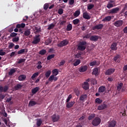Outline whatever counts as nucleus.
I'll return each instance as SVG.
<instances>
[{
    "label": "nucleus",
    "mask_w": 127,
    "mask_h": 127,
    "mask_svg": "<svg viewBox=\"0 0 127 127\" xmlns=\"http://www.w3.org/2000/svg\"><path fill=\"white\" fill-rule=\"evenodd\" d=\"M117 45H118V43H117L116 42H113L110 47L111 50H113L114 51L118 50V47H117Z\"/></svg>",
    "instance_id": "11"
},
{
    "label": "nucleus",
    "mask_w": 127,
    "mask_h": 127,
    "mask_svg": "<svg viewBox=\"0 0 127 127\" xmlns=\"http://www.w3.org/2000/svg\"><path fill=\"white\" fill-rule=\"evenodd\" d=\"M25 62V60L24 59H20L19 61L18 62V64H20L21 63H22L23 62Z\"/></svg>",
    "instance_id": "63"
},
{
    "label": "nucleus",
    "mask_w": 127,
    "mask_h": 127,
    "mask_svg": "<svg viewBox=\"0 0 127 127\" xmlns=\"http://www.w3.org/2000/svg\"><path fill=\"white\" fill-rule=\"evenodd\" d=\"M26 79V76L24 74H21L18 77L19 81H24Z\"/></svg>",
    "instance_id": "25"
},
{
    "label": "nucleus",
    "mask_w": 127,
    "mask_h": 127,
    "mask_svg": "<svg viewBox=\"0 0 127 127\" xmlns=\"http://www.w3.org/2000/svg\"><path fill=\"white\" fill-rule=\"evenodd\" d=\"M63 12H64V10L62 8L59 9V10H58L59 14H60V15L63 14Z\"/></svg>",
    "instance_id": "61"
},
{
    "label": "nucleus",
    "mask_w": 127,
    "mask_h": 127,
    "mask_svg": "<svg viewBox=\"0 0 127 127\" xmlns=\"http://www.w3.org/2000/svg\"><path fill=\"white\" fill-rule=\"evenodd\" d=\"M3 50H0V56H3V55H5V52H3Z\"/></svg>",
    "instance_id": "53"
},
{
    "label": "nucleus",
    "mask_w": 127,
    "mask_h": 127,
    "mask_svg": "<svg viewBox=\"0 0 127 127\" xmlns=\"http://www.w3.org/2000/svg\"><path fill=\"white\" fill-rule=\"evenodd\" d=\"M37 103L34 101L30 100L28 104L29 107H33V106H35Z\"/></svg>",
    "instance_id": "26"
},
{
    "label": "nucleus",
    "mask_w": 127,
    "mask_h": 127,
    "mask_svg": "<svg viewBox=\"0 0 127 127\" xmlns=\"http://www.w3.org/2000/svg\"><path fill=\"white\" fill-rule=\"evenodd\" d=\"M49 7V4L48 3H46L44 5V9L45 10L48 9V8Z\"/></svg>",
    "instance_id": "49"
},
{
    "label": "nucleus",
    "mask_w": 127,
    "mask_h": 127,
    "mask_svg": "<svg viewBox=\"0 0 127 127\" xmlns=\"http://www.w3.org/2000/svg\"><path fill=\"white\" fill-rule=\"evenodd\" d=\"M52 42V39L49 38L46 40L45 42V45H49Z\"/></svg>",
    "instance_id": "32"
},
{
    "label": "nucleus",
    "mask_w": 127,
    "mask_h": 127,
    "mask_svg": "<svg viewBox=\"0 0 127 127\" xmlns=\"http://www.w3.org/2000/svg\"><path fill=\"white\" fill-rule=\"evenodd\" d=\"M65 63H66V62H65V61L63 60L60 62V66H63V65H64V64H65Z\"/></svg>",
    "instance_id": "64"
},
{
    "label": "nucleus",
    "mask_w": 127,
    "mask_h": 127,
    "mask_svg": "<svg viewBox=\"0 0 127 127\" xmlns=\"http://www.w3.org/2000/svg\"><path fill=\"white\" fill-rule=\"evenodd\" d=\"M112 20V16H107L105 17L102 20V21H104L106 22V21H111Z\"/></svg>",
    "instance_id": "23"
},
{
    "label": "nucleus",
    "mask_w": 127,
    "mask_h": 127,
    "mask_svg": "<svg viewBox=\"0 0 127 127\" xmlns=\"http://www.w3.org/2000/svg\"><path fill=\"white\" fill-rule=\"evenodd\" d=\"M16 35H17V33H14V32L11 33L10 34V37H15V36H16Z\"/></svg>",
    "instance_id": "60"
},
{
    "label": "nucleus",
    "mask_w": 127,
    "mask_h": 127,
    "mask_svg": "<svg viewBox=\"0 0 127 127\" xmlns=\"http://www.w3.org/2000/svg\"><path fill=\"white\" fill-rule=\"evenodd\" d=\"M40 42V35H36L34 40L32 42V44H38Z\"/></svg>",
    "instance_id": "4"
},
{
    "label": "nucleus",
    "mask_w": 127,
    "mask_h": 127,
    "mask_svg": "<svg viewBox=\"0 0 127 127\" xmlns=\"http://www.w3.org/2000/svg\"><path fill=\"white\" fill-rule=\"evenodd\" d=\"M80 63H81V61L80 60H77L74 63H73V65L74 66H78Z\"/></svg>",
    "instance_id": "46"
},
{
    "label": "nucleus",
    "mask_w": 127,
    "mask_h": 127,
    "mask_svg": "<svg viewBox=\"0 0 127 127\" xmlns=\"http://www.w3.org/2000/svg\"><path fill=\"white\" fill-rule=\"evenodd\" d=\"M87 95L86 94H82L79 97L80 101H82V102H84L85 100L87 99Z\"/></svg>",
    "instance_id": "24"
},
{
    "label": "nucleus",
    "mask_w": 127,
    "mask_h": 127,
    "mask_svg": "<svg viewBox=\"0 0 127 127\" xmlns=\"http://www.w3.org/2000/svg\"><path fill=\"white\" fill-rule=\"evenodd\" d=\"M55 56V55H54V54L49 55L47 58V60H51V59H52V58H54Z\"/></svg>",
    "instance_id": "44"
},
{
    "label": "nucleus",
    "mask_w": 127,
    "mask_h": 127,
    "mask_svg": "<svg viewBox=\"0 0 127 127\" xmlns=\"http://www.w3.org/2000/svg\"><path fill=\"white\" fill-rule=\"evenodd\" d=\"M25 52V50L24 49H21L18 51L17 54L18 55H22Z\"/></svg>",
    "instance_id": "42"
},
{
    "label": "nucleus",
    "mask_w": 127,
    "mask_h": 127,
    "mask_svg": "<svg viewBox=\"0 0 127 127\" xmlns=\"http://www.w3.org/2000/svg\"><path fill=\"white\" fill-rule=\"evenodd\" d=\"M74 0H68V3L70 5H73V4H74Z\"/></svg>",
    "instance_id": "62"
},
{
    "label": "nucleus",
    "mask_w": 127,
    "mask_h": 127,
    "mask_svg": "<svg viewBox=\"0 0 127 127\" xmlns=\"http://www.w3.org/2000/svg\"><path fill=\"white\" fill-rule=\"evenodd\" d=\"M41 124H42V121L41 120H38L37 122V127H40L41 126Z\"/></svg>",
    "instance_id": "59"
},
{
    "label": "nucleus",
    "mask_w": 127,
    "mask_h": 127,
    "mask_svg": "<svg viewBox=\"0 0 127 127\" xmlns=\"http://www.w3.org/2000/svg\"><path fill=\"white\" fill-rule=\"evenodd\" d=\"M119 11H120V8L117 7L110 10V13L115 14L116 13H118V12H119Z\"/></svg>",
    "instance_id": "15"
},
{
    "label": "nucleus",
    "mask_w": 127,
    "mask_h": 127,
    "mask_svg": "<svg viewBox=\"0 0 127 127\" xmlns=\"http://www.w3.org/2000/svg\"><path fill=\"white\" fill-rule=\"evenodd\" d=\"M82 88L85 90H89V83L84 82L82 83Z\"/></svg>",
    "instance_id": "14"
},
{
    "label": "nucleus",
    "mask_w": 127,
    "mask_h": 127,
    "mask_svg": "<svg viewBox=\"0 0 127 127\" xmlns=\"http://www.w3.org/2000/svg\"><path fill=\"white\" fill-rule=\"evenodd\" d=\"M115 6V1L113 0H110L108 3L107 4V8H112V7H114Z\"/></svg>",
    "instance_id": "7"
},
{
    "label": "nucleus",
    "mask_w": 127,
    "mask_h": 127,
    "mask_svg": "<svg viewBox=\"0 0 127 127\" xmlns=\"http://www.w3.org/2000/svg\"><path fill=\"white\" fill-rule=\"evenodd\" d=\"M91 82L92 83L93 85H96L97 80H96L95 78H92L91 79Z\"/></svg>",
    "instance_id": "56"
},
{
    "label": "nucleus",
    "mask_w": 127,
    "mask_h": 127,
    "mask_svg": "<svg viewBox=\"0 0 127 127\" xmlns=\"http://www.w3.org/2000/svg\"><path fill=\"white\" fill-rule=\"evenodd\" d=\"M90 66H95V65H96L97 66H99L100 65V62L97 63L96 61H93L91 62L89 64Z\"/></svg>",
    "instance_id": "28"
},
{
    "label": "nucleus",
    "mask_w": 127,
    "mask_h": 127,
    "mask_svg": "<svg viewBox=\"0 0 127 127\" xmlns=\"http://www.w3.org/2000/svg\"><path fill=\"white\" fill-rule=\"evenodd\" d=\"M38 75H39V72H37L34 73L32 75V76H31V79H32L33 80H34V78H35L36 77H37V76H38Z\"/></svg>",
    "instance_id": "39"
},
{
    "label": "nucleus",
    "mask_w": 127,
    "mask_h": 127,
    "mask_svg": "<svg viewBox=\"0 0 127 127\" xmlns=\"http://www.w3.org/2000/svg\"><path fill=\"white\" fill-rule=\"evenodd\" d=\"M116 126H117V121L113 120L108 122L109 127H115Z\"/></svg>",
    "instance_id": "9"
},
{
    "label": "nucleus",
    "mask_w": 127,
    "mask_h": 127,
    "mask_svg": "<svg viewBox=\"0 0 127 127\" xmlns=\"http://www.w3.org/2000/svg\"><path fill=\"white\" fill-rule=\"evenodd\" d=\"M95 6V5L93 4H89L87 6V9L89 10H91L92 8H93Z\"/></svg>",
    "instance_id": "41"
},
{
    "label": "nucleus",
    "mask_w": 127,
    "mask_h": 127,
    "mask_svg": "<svg viewBox=\"0 0 127 127\" xmlns=\"http://www.w3.org/2000/svg\"><path fill=\"white\" fill-rule=\"evenodd\" d=\"M83 17L85 19H91V16L89 15V14L87 12H85L83 13Z\"/></svg>",
    "instance_id": "21"
},
{
    "label": "nucleus",
    "mask_w": 127,
    "mask_h": 127,
    "mask_svg": "<svg viewBox=\"0 0 127 127\" xmlns=\"http://www.w3.org/2000/svg\"><path fill=\"white\" fill-rule=\"evenodd\" d=\"M15 72H16V68H12L9 71L8 75H13V74H14Z\"/></svg>",
    "instance_id": "27"
},
{
    "label": "nucleus",
    "mask_w": 127,
    "mask_h": 127,
    "mask_svg": "<svg viewBox=\"0 0 127 127\" xmlns=\"http://www.w3.org/2000/svg\"><path fill=\"white\" fill-rule=\"evenodd\" d=\"M36 68L39 70V69H41L42 68V63L40 61H39L37 64Z\"/></svg>",
    "instance_id": "29"
},
{
    "label": "nucleus",
    "mask_w": 127,
    "mask_h": 127,
    "mask_svg": "<svg viewBox=\"0 0 127 127\" xmlns=\"http://www.w3.org/2000/svg\"><path fill=\"white\" fill-rule=\"evenodd\" d=\"M87 42L86 41H82L79 43L78 45L77 49L80 50V51H84L86 49V45Z\"/></svg>",
    "instance_id": "1"
},
{
    "label": "nucleus",
    "mask_w": 127,
    "mask_h": 127,
    "mask_svg": "<svg viewBox=\"0 0 127 127\" xmlns=\"http://www.w3.org/2000/svg\"><path fill=\"white\" fill-rule=\"evenodd\" d=\"M33 29H34V31H35L37 33L40 32V31H41V29L38 28V27H35L33 28Z\"/></svg>",
    "instance_id": "50"
},
{
    "label": "nucleus",
    "mask_w": 127,
    "mask_h": 127,
    "mask_svg": "<svg viewBox=\"0 0 127 127\" xmlns=\"http://www.w3.org/2000/svg\"><path fill=\"white\" fill-rule=\"evenodd\" d=\"M13 46H14V44L13 43H9L8 48H9V49H11Z\"/></svg>",
    "instance_id": "57"
},
{
    "label": "nucleus",
    "mask_w": 127,
    "mask_h": 127,
    "mask_svg": "<svg viewBox=\"0 0 127 127\" xmlns=\"http://www.w3.org/2000/svg\"><path fill=\"white\" fill-rule=\"evenodd\" d=\"M54 76H55L54 75H51L49 78L48 80L50 81L51 82H53L54 79Z\"/></svg>",
    "instance_id": "55"
},
{
    "label": "nucleus",
    "mask_w": 127,
    "mask_h": 127,
    "mask_svg": "<svg viewBox=\"0 0 127 127\" xmlns=\"http://www.w3.org/2000/svg\"><path fill=\"white\" fill-rule=\"evenodd\" d=\"M38 91H39V87H36L32 89L31 93H32V95H31V96H33V95H35V94L36 93H37V92H38Z\"/></svg>",
    "instance_id": "20"
},
{
    "label": "nucleus",
    "mask_w": 127,
    "mask_h": 127,
    "mask_svg": "<svg viewBox=\"0 0 127 127\" xmlns=\"http://www.w3.org/2000/svg\"><path fill=\"white\" fill-rule=\"evenodd\" d=\"M51 75V71L48 70L45 73V77L46 78H49V77Z\"/></svg>",
    "instance_id": "43"
},
{
    "label": "nucleus",
    "mask_w": 127,
    "mask_h": 127,
    "mask_svg": "<svg viewBox=\"0 0 127 127\" xmlns=\"http://www.w3.org/2000/svg\"><path fill=\"white\" fill-rule=\"evenodd\" d=\"M106 90V86L102 85L99 88L98 92L99 93H104V92H105Z\"/></svg>",
    "instance_id": "22"
},
{
    "label": "nucleus",
    "mask_w": 127,
    "mask_h": 127,
    "mask_svg": "<svg viewBox=\"0 0 127 127\" xmlns=\"http://www.w3.org/2000/svg\"><path fill=\"white\" fill-rule=\"evenodd\" d=\"M87 70H88V66L87 65L82 66L79 69V71L81 73H83V72H86Z\"/></svg>",
    "instance_id": "16"
},
{
    "label": "nucleus",
    "mask_w": 127,
    "mask_h": 127,
    "mask_svg": "<svg viewBox=\"0 0 127 127\" xmlns=\"http://www.w3.org/2000/svg\"><path fill=\"white\" fill-rule=\"evenodd\" d=\"M7 90H8V86L7 85L4 86V87L0 86V93H2V92L6 93Z\"/></svg>",
    "instance_id": "13"
},
{
    "label": "nucleus",
    "mask_w": 127,
    "mask_h": 127,
    "mask_svg": "<svg viewBox=\"0 0 127 127\" xmlns=\"http://www.w3.org/2000/svg\"><path fill=\"white\" fill-rule=\"evenodd\" d=\"M69 43V41H68V40H64L63 41H62L60 43L58 44L57 45L58 47H63L64 46H66L67 44Z\"/></svg>",
    "instance_id": "3"
},
{
    "label": "nucleus",
    "mask_w": 127,
    "mask_h": 127,
    "mask_svg": "<svg viewBox=\"0 0 127 127\" xmlns=\"http://www.w3.org/2000/svg\"><path fill=\"white\" fill-rule=\"evenodd\" d=\"M103 27H104V25L103 24H99L94 26L92 28V29L93 30H96V29H97L98 30H99V29H102Z\"/></svg>",
    "instance_id": "10"
},
{
    "label": "nucleus",
    "mask_w": 127,
    "mask_h": 127,
    "mask_svg": "<svg viewBox=\"0 0 127 127\" xmlns=\"http://www.w3.org/2000/svg\"><path fill=\"white\" fill-rule=\"evenodd\" d=\"M121 56L120 55H117L114 58V60L117 63H120L121 62Z\"/></svg>",
    "instance_id": "18"
},
{
    "label": "nucleus",
    "mask_w": 127,
    "mask_h": 127,
    "mask_svg": "<svg viewBox=\"0 0 127 127\" xmlns=\"http://www.w3.org/2000/svg\"><path fill=\"white\" fill-rule=\"evenodd\" d=\"M60 118V116L58 115L54 114L52 116V120L54 123L56 122H58L59 119Z\"/></svg>",
    "instance_id": "8"
},
{
    "label": "nucleus",
    "mask_w": 127,
    "mask_h": 127,
    "mask_svg": "<svg viewBox=\"0 0 127 127\" xmlns=\"http://www.w3.org/2000/svg\"><path fill=\"white\" fill-rule=\"evenodd\" d=\"M48 26V29L49 30H50L51 29H53V28H54V27H55V24L52 23V24L49 25Z\"/></svg>",
    "instance_id": "34"
},
{
    "label": "nucleus",
    "mask_w": 127,
    "mask_h": 127,
    "mask_svg": "<svg viewBox=\"0 0 127 127\" xmlns=\"http://www.w3.org/2000/svg\"><path fill=\"white\" fill-rule=\"evenodd\" d=\"M21 88H22V85H20V84H17L15 86V90H18L19 89H21Z\"/></svg>",
    "instance_id": "48"
},
{
    "label": "nucleus",
    "mask_w": 127,
    "mask_h": 127,
    "mask_svg": "<svg viewBox=\"0 0 127 127\" xmlns=\"http://www.w3.org/2000/svg\"><path fill=\"white\" fill-rule=\"evenodd\" d=\"M123 24H124V22L122 20L116 21L114 23V25L116 26V27H120Z\"/></svg>",
    "instance_id": "5"
},
{
    "label": "nucleus",
    "mask_w": 127,
    "mask_h": 127,
    "mask_svg": "<svg viewBox=\"0 0 127 127\" xmlns=\"http://www.w3.org/2000/svg\"><path fill=\"white\" fill-rule=\"evenodd\" d=\"M99 39V36L97 35H94V36H91L90 38V40L91 41H98V40Z\"/></svg>",
    "instance_id": "19"
},
{
    "label": "nucleus",
    "mask_w": 127,
    "mask_h": 127,
    "mask_svg": "<svg viewBox=\"0 0 127 127\" xmlns=\"http://www.w3.org/2000/svg\"><path fill=\"white\" fill-rule=\"evenodd\" d=\"M71 99H72V95L70 94L68 96V97H67V98L66 99L65 103H69V102H70V100H71Z\"/></svg>",
    "instance_id": "52"
},
{
    "label": "nucleus",
    "mask_w": 127,
    "mask_h": 127,
    "mask_svg": "<svg viewBox=\"0 0 127 127\" xmlns=\"http://www.w3.org/2000/svg\"><path fill=\"white\" fill-rule=\"evenodd\" d=\"M31 33V32L30 31V30L28 29L24 31V35H25V36H29V35H30Z\"/></svg>",
    "instance_id": "31"
},
{
    "label": "nucleus",
    "mask_w": 127,
    "mask_h": 127,
    "mask_svg": "<svg viewBox=\"0 0 127 127\" xmlns=\"http://www.w3.org/2000/svg\"><path fill=\"white\" fill-rule=\"evenodd\" d=\"M74 15L75 17H77L80 15V11L79 10H76L74 13Z\"/></svg>",
    "instance_id": "47"
},
{
    "label": "nucleus",
    "mask_w": 127,
    "mask_h": 127,
    "mask_svg": "<svg viewBox=\"0 0 127 127\" xmlns=\"http://www.w3.org/2000/svg\"><path fill=\"white\" fill-rule=\"evenodd\" d=\"M123 85L124 84L123 83H119L117 86V90H118V91H120V90L123 88Z\"/></svg>",
    "instance_id": "36"
},
{
    "label": "nucleus",
    "mask_w": 127,
    "mask_h": 127,
    "mask_svg": "<svg viewBox=\"0 0 127 127\" xmlns=\"http://www.w3.org/2000/svg\"><path fill=\"white\" fill-rule=\"evenodd\" d=\"M72 25L71 24H68L66 27L67 31H70L72 30Z\"/></svg>",
    "instance_id": "35"
},
{
    "label": "nucleus",
    "mask_w": 127,
    "mask_h": 127,
    "mask_svg": "<svg viewBox=\"0 0 127 127\" xmlns=\"http://www.w3.org/2000/svg\"><path fill=\"white\" fill-rule=\"evenodd\" d=\"M115 71H116V69L115 68H109L106 70L105 75H107L108 76L112 75V74H114V73H115Z\"/></svg>",
    "instance_id": "6"
},
{
    "label": "nucleus",
    "mask_w": 127,
    "mask_h": 127,
    "mask_svg": "<svg viewBox=\"0 0 127 127\" xmlns=\"http://www.w3.org/2000/svg\"><path fill=\"white\" fill-rule=\"evenodd\" d=\"M95 103L97 104H102V103H103V100L99 98H97L95 99Z\"/></svg>",
    "instance_id": "40"
},
{
    "label": "nucleus",
    "mask_w": 127,
    "mask_h": 127,
    "mask_svg": "<svg viewBox=\"0 0 127 127\" xmlns=\"http://www.w3.org/2000/svg\"><path fill=\"white\" fill-rule=\"evenodd\" d=\"M58 73H59V72L57 69H55L53 70V75H54V76H57V75H58Z\"/></svg>",
    "instance_id": "38"
},
{
    "label": "nucleus",
    "mask_w": 127,
    "mask_h": 127,
    "mask_svg": "<svg viewBox=\"0 0 127 127\" xmlns=\"http://www.w3.org/2000/svg\"><path fill=\"white\" fill-rule=\"evenodd\" d=\"M46 50L45 49H42L41 51H39V54L40 55H45V54H46Z\"/></svg>",
    "instance_id": "33"
},
{
    "label": "nucleus",
    "mask_w": 127,
    "mask_h": 127,
    "mask_svg": "<svg viewBox=\"0 0 127 127\" xmlns=\"http://www.w3.org/2000/svg\"><path fill=\"white\" fill-rule=\"evenodd\" d=\"M76 96H79L80 95V91L78 89H75L74 90Z\"/></svg>",
    "instance_id": "54"
},
{
    "label": "nucleus",
    "mask_w": 127,
    "mask_h": 127,
    "mask_svg": "<svg viewBox=\"0 0 127 127\" xmlns=\"http://www.w3.org/2000/svg\"><path fill=\"white\" fill-rule=\"evenodd\" d=\"M98 73H99V69L96 67L95 68L92 72V75H98Z\"/></svg>",
    "instance_id": "30"
},
{
    "label": "nucleus",
    "mask_w": 127,
    "mask_h": 127,
    "mask_svg": "<svg viewBox=\"0 0 127 127\" xmlns=\"http://www.w3.org/2000/svg\"><path fill=\"white\" fill-rule=\"evenodd\" d=\"M80 22V20L79 19H75L73 20V23L74 25L78 24Z\"/></svg>",
    "instance_id": "45"
},
{
    "label": "nucleus",
    "mask_w": 127,
    "mask_h": 127,
    "mask_svg": "<svg viewBox=\"0 0 127 127\" xmlns=\"http://www.w3.org/2000/svg\"><path fill=\"white\" fill-rule=\"evenodd\" d=\"M83 39H89L91 38V34H87L86 35L82 36Z\"/></svg>",
    "instance_id": "37"
},
{
    "label": "nucleus",
    "mask_w": 127,
    "mask_h": 127,
    "mask_svg": "<svg viewBox=\"0 0 127 127\" xmlns=\"http://www.w3.org/2000/svg\"><path fill=\"white\" fill-rule=\"evenodd\" d=\"M101 124V119L99 117L95 118L92 122V125L94 127H98Z\"/></svg>",
    "instance_id": "2"
},
{
    "label": "nucleus",
    "mask_w": 127,
    "mask_h": 127,
    "mask_svg": "<svg viewBox=\"0 0 127 127\" xmlns=\"http://www.w3.org/2000/svg\"><path fill=\"white\" fill-rule=\"evenodd\" d=\"M95 118V114H92L88 117L89 121H91V120H93Z\"/></svg>",
    "instance_id": "58"
},
{
    "label": "nucleus",
    "mask_w": 127,
    "mask_h": 127,
    "mask_svg": "<svg viewBox=\"0 0 127 127\" xmlns=\"http://www.w3.org/2000/svg\"><path fill=\"white\" fill-rule=\"evenodd\" d=\"M107 107H108V105L105 103H103L98 106V110L99 111H102L103 110H105V109H107Z\"/></svg>",
    "instance_id": "12"
},
{
    "label": "nucleus",
    "mask_w": 127,
    "mask_h": 127,
    "mask_svg": "<svg viewBox=\"0 0 127 127\" xmlns=\"http://www.w3.org/2000/svg\"><path fill=\"white\" fill-rule=\"evenodd\" d=\"M19 40V38L18 37H14L12 39V41L13 42H17Z\"/></svg>",
    "instance_id": "51"
},
{
    "label": "nucleus",
    "mask_w": 127,
    "mask_h": 127,
    "mask_svg": "<svg viewBox=\"0 0 127 127\" xmlns=\"http://www.w3.org/2000/svg\"><path fill=\"white\" fill-rule=\"evenodd\" d=\"M74 105H75V101H71L70 102H68L67 103L66 107L67 109H71Z\"/></svg>",
    "instance_id": "17"
}]
</instances>
